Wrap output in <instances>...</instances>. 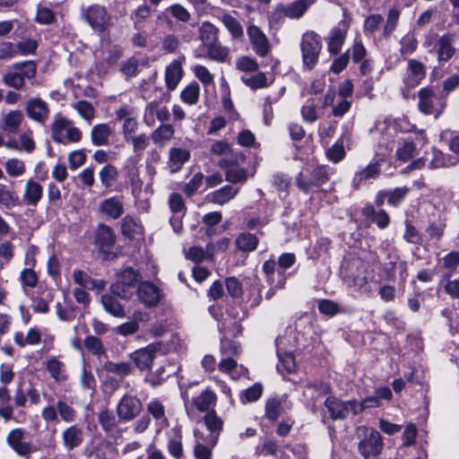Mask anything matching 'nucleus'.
<instances>
[{
  "mask_svg": "<svg viewBox=\"0 0 459 459\" xmlns=\"http://www.w3.org/2000/svg\"><path fill=\"white\" fill-rule=\"evenodd\" d=\"M406 117L391 118L377 121L374 127L369 130L371 138L377 143L376 154L378 160H384L395 146V134L397 132L409 133L415 129Z\"/></svg>",
  "mask_w": 459,
  "mask_h": 459,
  "instance_id": "1",
  "label": "nucleus"
},
{
  "mask_svg": "<svg viewBox=\"0 0 459 459\" xmlns=\"http://www.w3.org/2000/svg\"><path fill=\"white\" fill-rule=\"evenodd\" d=\"M330 168L325 165L305 164L296 177V184L300 191L309 194L330 179Z\"/></svg>",
  "mask_w": 459,
  "mask_h": 459,
  "instance_id": "2",
  "label": "nucleus"
},
{
  "mask_svg": "<svg viewBox=\"0 0 459 459\" xmlns=\"http://www.w3.org/2000/svg\"><path fill=\"white\" fill-rule=\"evenodd\" d=\"M81 17L96 33H104L111 25V16L103 5L81 6Z\"/></svg>",
  "mask_w": 459,
  "mask_h": 459,
  "instance_id": "3",
  "label": "nucleus"
},
{
  "mask_svg": "<svg viewBox=\"0 0 459 459\" xmlns=\"http://www.w3.org/2000/svg\"><path fill=\"white\" fill-rule=\"evenodd\" d=\"M358 435L363 436L358 444V449L364 459H369L381 454L384 443L380 433L365 426L358 428Z\"/></svg>",
  "mask_w": 459,
  "mask_h": 459,
  "instance_id": "4",
  "label": "nucleus"
},
{
  "mask_svg": "<svg viewBox=\"0 0 459 459\" xmlns=\"http://www.w3.org/2000/svg\"><path fill=\"white\" fill-rule=\"evenodd\" d=\"M418 108L422 114L434 115L436 118L443 114L446 101L438 96L434 88H421L418 92Z\"/></svg>",
  "mask_w": 459,
  "mask_h": 459,
  "instance_id": "5",
  "label": "nucleus"
},
{
  "mask_svg": "<svg viewBox=\"0 0 459 459\" xmlns=\"http://www.w3.org/2000/svg\"><path fill=\"white\" fill-rule=\"evenodd\" d=\"M300 49L304 66L311 70L318 62L322 49L320 36L313 30L305 32L301 38Z\"/></svg>",
  "mask_w": 459,
  "mask_h": 459,
  "instance_id": "6",
  "label": "nucleus"
},
{
  "mask_svg": "<svg viewBox=\"0 0 459 459\" xmlns=\"http://www.w3.org/2000/svg\"><path fill=\"white\" fill-rule=\"evenodd\" d=\"M197 383H192L187 385H179L181 397L184 400L186 410L188 409V403L192 401L195 407L200 411H207L216 403V394L213 391L207 388L197 396H191L190 390Z\"/></svg>",
  "mask_w": 459,
  "mask_h": 459,
  "instance_id": "7",
  "label": "nucleus"
},
{
  "mask_svg": "<svg viewBox=\"0 0 459 459\" xmlns=\"http://www.w3.org/2000/svg\"><path fill=\"white\" fill-rule=\"evenodd\" d=\"M316 0H295L289 4H278L271 13L272 20L278 22L285 17L300 19Z\"/></svg>",
  "mask_w": 459,
  "mask_h": 459,
  "instance_id": "8",
  "label": "nucleus"
},
{
  "mask_svg": "<svg viewBox=\"0 0 459 459\" xmlns=\"http://www.w3.org/2000/svg\"><path fill=\"white\" fill-rule=\"evenodd\" d=\"M143 404L136 395L125 394L117 405V414L120 421L128 422L142 411Z\"/></svg>",
  "mask_w": 459,
  "mask_h": 459,
  "instance_id": "9",
  "label": "nucleus"
},
{
  "mask_svg": "<svg viewBox=\"0 0 459 459\" xmlns=\"http://www.w3.org/2000/svg\"><path fill=\"white\" fill-rule=\"evenodd\" d=\"M12 399L13 401V406L21 409L27 406L28 400L30 404H39L40 403V394L32 385L30 384L27 385L24 380H20L17 383Z\"/></svg>",
  "mask_w": 459,
  "mask_h": 459,
  "instance_id": "10",
  "label": "nucleus"
},
{
  "mask_svg": "<svg viewBox=\"0 0 459 459\" xmlns=\"http://www.w3.org/2000/svg\"><path fill=\"white\" fill-rule=\"evenodd\" d=\"M28 432L21 428L12 429L6 436L7 445L20 456L30 457L32 445L26 441Z\"/></svg>",
  "mask_w": 459,
  "mask_h": 459,
  "instance_id": "11",
  "label": "nucleus"
},
{
  "mask_svg": "<svg viewBox=\"0 0 459 459\" xmlns=\"http://www.w3.org/2000/svg\"><path fill=\"white\" fill-rule=\"evenodd\" d=\"M160 350V343H151L144 348L136 350L130 353V359L134 362L136 368L141 371H150L156 358L157 352Z\"/></svg>",
  "mask_w": 459,
  "mask_h": 459,
  "instance_id": "12",
  "label": "nucleus"
},
{
  "mask_svg": "<svg viewBox=\"0 0 459 459\" xmlns=\"http://www.w3.org/2000/svg\"><path fill=\"white\" fill-rule=\"evenodd\" d=\"M137 296L146 307H157L164 297L163 290L150 281L141 282L137 288Z\"/></svg>",
  "mask_w": 459,
  "mask_h": 459,
  "instance_id": "13",
  "label": "nucleus"
},
{
  "mask_svg": "<svg viewBox=\"0 0 459 459\" xmlns=\"http://www.w3.org/2000/svg\"><path fill=\"white\" fill-rule=\"evenodd\" d=\"M247 34L253 51L261 57L266 56L271 51V45L266 35L262 30L251 24L247 28Z\"/></svg>",
  "mask_w": 459,
  "mask_h": 459,
  "instance_id": "14",
  "label": "nucleus"
},
{
  "mask_svg": "<svg viewBox=\"0 0 459 459\" xmlns=\"http://www.w3.org/2000/svg\"><path fill=\"white\" fill-rule=\"evenodd\" d=\"M263 272L266 275V281L273 288L281 290L285 286L286 280L290 276L284 269H280L276 261L273 259L266 260L263 264Z\"/></svg>",
  "mask_w": 459,
  "mask_h": 459,
  "instance_id": "15",
  "label": "nucleus"
},
{
  "mask_svg": "<svg viewBox=\"0 0 459 459\" xmlns=\"http://www.w3.org/2000/svg\"><path fill=\"white\" fill-rule=\"evenodd\" d=\"M195 446L194 455L196 459H211L212 450L217 444L216 436H205L199 429L194 430Z\"/></svg>",
  "mask_w": 459,
  "mask_h": 459,
  "instance_id": "16",
  "label": "nucleus"
},
{
  "mask_svg": "<svg viewBox=\"0 0 459 459\" xmlns=\"http://www.w3.org/2000/svg\"><path fill=\"white\" fill-rule=\"evenodd\" d=\"M389 262L383 264V271L387 281H395L396 273L399 274L400 282H404L408 276L407 263L401 261L397 255H388Z\"/></svg>",
  "mask_w": 459,
  "mask_h": 459,
  "instance_id": "17",
  "label": "nucleus"
},
{
  "mask_svg": "<svg viewBox=\"0 0 459 459\" xmlns=\"http://www.w3.org/2000/svg\"><path fill=\"white\" fill-rule=\"evenodd\" d=\"M27 116L33 121L44 125L49 117V108L46 101L39 98L30 99L25 106Z\"/></svg>",
  "mask_w": 459,
  "mask_h": 459,
  "instance_id": "18",
  "label": "nucleus"
},
{
  "mask_svg": "<svg viewBox=\"0 0 459 459\" xmlns=\"http://www.w3.org/2000/svg\"><path fill=\"white\" fill-rule=\"evenodd\" d=\"M426 77V66L417 59L408 60L407 72L403 82L408 88L418 86Z\"/></svg>",
  "mask_w": 459,
  "mask_h": 459,
  "instance_id": "19",
  "label": "nucleus"
},
{
  "mask_svg": "<svg viewBox=\"0 0 459 459\" xmlns=\"http://www.w3.org/2000/svg\"><path fill=\"white\" fill-rule=\"evenodd\" d=\"M101 214L111 220L120 218L125 212L124 203L120 196H111L102 200L99 204Z\"/></svg>",
  "mask_w": 459,
  "mask_h": 459,
  "instance_id": "20",
  "label": "nucleus"
},
{
  "mask_svg": "<svg viewBox=\"0 0 459 459\" xmlns=\"http://www.w3.org/2000/svg\"><path fill=\"white\" fill-rule=\"evenodd\" d=\"M455 36L451 33H445L439 37L436 44L439 63L447 62L455 54Z\"/></svg>",
  "mask_w": 459,
  "mask_h": 459,
  "instance_id": "21",
  "label": "nucleus"
},
{
  "mask_svg": "<svg viewBox=\"0 0 459 459\" xmlns=\"http://www.w3.org/2000/svg\"><path fill=\"white\" fill-rule=\"evenodd\" d=\"M191 157L190 151L180 148L172 147L169 152V160L167 162L168 169L170 173L178 172L185 163H186Z\"/></svg>",
  "mask_w": 459,
  "mask_h": 459,
  "instance_id": "22",
  "label": "nucleus"
},
{
  "mask_svg": "<svg viewBox=\"0 0 459 459\" xmlns=\"http://www.w3.org/2000/svg\"><path fill=\"white\" fill-rule=\"evenodd\" d=\"M83 430L78 425H72L62 432L63 445L70 452L80 446L83 441Z\"/></svg>",
  "mask_w": 459,
  "mask_h": 459,
  "instance_id": "23",
  "label": "nucleus"
},
{
  "mask_svg": "<svg viewBox=\"0 0 459 459\" xmlns=\"http://www.w3.org/2000/svg\"><path fill=\"white\" fill-rule=\"evenodd\" d=\"M458 162L459 156L446 154L437 148H432L431 159H429L428 168L429 169H437L441 168L455 166Z\"/></svg>",
  "mask_w": 459,
  "mask_h": 459,
  "instance_id": "24",
  "label": "nucleus"
},
{
  "mask_svg": "<svg viewBox=\"0 0 459 459\" xmlns=\"http://www.w3.org/2000/svg\"><path fill=\"white\" fill-rule=\"evenodd\" d=\"M325 406L333 420H344L349 415V403L341 401L334 396H328L325 401Z\"/></svg>",
  "mask_w": 459,
  "mask_h": 459,
  "instance_id": "25",
  "label": "nucleus"
},
{
  "mask_svg": "<svg viewBox=\"0 0 459 459\" xmlns=\"http://www.w3.org/2000/svg\"><path fill=\"white\" fill-rule=\"evenodd\" d=\"M43 195V187L42 186L34 181L33 179H29L24 187V192L22 195V201L26 205L29 206H37L39 202L41 200Z\"/></svg>",
  "mask_w": 459,
  "mask_h": 459,
  "instance_id": "26",
  "label": "nucleus"
},
{
  "mask_svg": "<svg viewBox=\"0 0 459 459\" xmlns=\"http://www.w3.org/2000/svg\"><path fill=\"white\" fill-rule=\"evenodd\" d=\"M380 174L378 162L369 163L367 167L356 171L352 179V186L358 189L367 180L375 179Z\"/></svg>",
  "mask_w": 459,
  "mask_h": 459,
  "instance_id": "27",
  "label": "nucleus"
},
{
  "mask_svg": "<svg viewBox=\"0 0 459 459\" xmlns=\"http://www.w3.org/2000/svg\"><path fill=\"white\" fill-rule=\"evenodd\" d=\"M23 114L21 110H12L1 119V128L7 134H16L20 131Z\"/></svg>",
  "mask_w": 459,
  "mask_h": 459,
  "instance_id": "28",
  "label": "nucleus"
},
{
  "mask_svg": "<svg viewBox=\"0 0 459 459\" xmlns=\"http://www.w3.org/2000/svg\"><path fill=\"white\" fill-rule=\"evenodd\" d=\"M239 192V188H235L231 186H224L221 188L215 190L209 195H207V200L211 203L223 205L233 199L238 193Z\"/></svg>",
  "mask_w": 459,
  "mask_h": 459,
  "instance_id": "29",
  "label": "nucleus"
},
{
  "mask_svg": "<svg viewBox=\"0 0 459 459\" xmlns=\"http://www.w3.org/2000/svg\"><path fill=\"white\" fill-rule=\"evenodd\" d=\"M12 395L8 388L0 386V417L4 421L14 420V406L11 404Z\"/></svg>",
  "mask_w": 459,
  "mask_h": 459,
  "instance_id": "30",
  "label": "nucleus"
},
{
  "mask_svg": "<svg viewBox=\"0 0 459 459\" xmlns=\"http://www.w3.org/2000/svg\"><path fill=\"white\" fill-rule=\"evenodd\" d=\"M74 281L81 288L90 290H103L105 281L102 280H94L87 273L82 270H74L73 272Z\"/></svg>",
  "mask_w": 459,
  "mask_h": 459,
  "instance_id": "31",
  "label": "nucleus"
},
{
  "mask_svg": "<svg viewBox=\"0 0 459 459\" xmlns=\"http://www.w3.org/2000/svg\"><path fill=\"white\" fill-rule=\"evenodd\" d=\"M341 273L350 287H352L355 290L362 292L370 291L368 285V278L362 272H359L356 275H354L352 273H349L348 269L342 268Z\"/></svg>",
  "mask_w": 459,
  "mask_h": 459,
  "instance_id": "32",
  "label": "nucleus"
},
{
  "mask_svg": "<svg viewBox=\"0 0 459 459\" xmlns=\"http://www.w3.org/2000/svg\"><path fill=\"white\" fill-rule=\"evenodd\" d=\"M101 303L106 312L116 317H125L126 312L123 305L112 293H106L101 296Z\"/></svg>",
  "mask_w": 459,
  "mask_h": 459,
  "instance_id": "33",
  "label": "nucleus"
},
{
  "mask_svg": "<svg viewBox=\"0 0 459 459\" xmlns=\"http://www.w3.org/2000/svg\"><path fill=\"white\" fill-rule=\"evenodd\" d=\"M183 75L182 66L179 61L174 60L166 68L165 81L168 89L175 90Z\"/></svg>",
  "mask_w": 459,
  "mask_h": 459,
  "instance_id": "34",
  "label": "nucleus"
},
{
  "mask_svg": "<svg viewBox=\"0 0 459 459\" xmlns=\"http://www.w3.org/2000/svg\"><path fill=\"white\" fill-rule=\"evenodd\" d=\"M96 244L101 248H108L116 242L114 230L106 224H99L96 230Z\"/></svg>",
  "mask_w": 459,
  "mask_h": 459,
  "instance_id": "35",
  "label": "nucleus"
},
{
  "mask_svg": "<svg viewBox=\"0 0 459 459\" xmlns=\"http://www.w3.org/2000/svg\"><path fill=\"white\" fill-rule=\"evenodd\" d=\"M112 134V129L108 124H99L94 126L91 131V141L95 146H103L108 144V138Z\"/></svg>",
  "mask_w": 459,
  "mask_h": 459,
  "instance_id": "36",
  "label": "nucleus"
},
{
  "mask_svg": "<svg viewBox=\"0 0 459 459\" xmlns=\"http://www.w3.org/2000/svg\"><path fill=\"white\" fill-rule=\"evenodd\" d=\"M347 30L341 27H334L330 32V36L327 41L328 51L331 54H338L345 41Z\"/></svg>",
  "mask_w": 459,
  "mask_h": 459,
  "instance_id": "37",
  "label": "nucleus"
},
{
  "mask_svg": "<svg viewBox=\"0 0 459 459\" xmlns=\"http://www.w3.org/2000/svg\"><path fill=\"white\" fill-rule=\"evenodd\" d=\"M229 161L227 160H221L219 161V166L222 169H226V180L232 183H244L247 178V169L238 167L228 168Z\"/></svg>",
  "mask_w": 459,
  "mask_h": 459,
  "instance_id": "38",
  "label": "nucleus"
},
{
  "mask_svg": "<svg viewBox=\"0 0 459 459\" xmlns=\"http://www.w3.org/2000/svg\"><path fill=\"white\" fill-rule=\"evenodd\" d=\"M99 178L104 188L110 189L118 178V169L113 164L107 163L100 169Z\"/></svg>",
  "mask_w": 459,
  "mask_h": 459,
  "instance_id": "39",
  "label": "nucleus"
},
{
  "mask_svg": "<svg viewBox=\"0 0 459 459\" xmlns=\"http://www.w3.org/2000/svg\"><path fill=\"white\" fill-rule=\"evenodd\" d=\"M46 368L55 381L65 382L67 379L65 363L56 357H52L47 361Z\"/></svg>",
  "mask_w": 459,
  "mask_h": 459,
  "instance_id": "40",
  "label": "nucleus"
},
{
  "mask_svg": "<svg viewBox=\"0 0 459 459\" xmlns=\"http://www.w3.org/2000/svg\"><path fill=\"white\" fill-rule=\"evenodd\" d=\"M19 204L18 195L6 185L0 184V207L10 210Z\"/></svg>",
  "mask_w": 459,
  "mask_h": 459,
  "instance_id": "41",
  "label": "nucleus"
},
{
  "mask_svg": "<svg viewBox=\"0 0 459 459\" xmlns=\"http://www.w3.org/2000/svg\"><path fill=\"white\" fill-rule=\"evenodd\" d=\"M445 292L453 299H459V277L452 278L451 273H445L439 281Z\"/></svg>",
  "mask_w": 459,
  "mask_h": 459,
  "instance_id": "42",
  "label": "nucleus"
},
{
  "mask_svg": "<svg viewBox=\"0 0 459 459\" xmlns=\"http://www.w3.org/2000/svg\"><path fill=\"white\" fill-rule=\"evenodd\" d=\"M103 368L106 372L109 374H114L118 376L120 378H124L133 372V367L129 362L126 361H107L103 365Z\"/></svg>",
  "mask_w": 459,
  "mask_h": 459,
  "instance_id": "43",
  "label": "nucleus"
},
{
  "mask_svg": "<svg viewBox=\"0 0 459 459\" xmlns=\"http://www.w3.org/2000/svg\"><path fill=\"white\" fill-rule=\"evenodd\" d=\"M174 134L175 130L171 125L162 124L151 134L150 137L153 143L163 145L174 136Z\"/></svg>",
  "mask_w": 459,
  "mask_h": 459,
  "instance_id": "44",
  "label": "nucleus"
},
{
  "mask_svg": "<svg viewBox=\"0 0 459 459\" xmlns=\"http://www.w3.org/2000/svg\"><path fill=\"white\" fill-rule=\"evenodd\" d=\"M206 48L207 56L210 59L218 63H225L228 61L230 52V48L228 47L222 46L219 40L212 45H209L206 47Z\"/></svg>",
  "mask_w": 459,
  "mask_h": 459,
  "instance_id": "45",
  "label": "nucleus"
},
{
  "mask_svg": "<svg viewBox=\"0 0 459 459\" xmlns=\"http://www.w3.org/2000/svg\"><path fill=\"white\" fill-rule=\"evenodd\" d=\"M198 31L199 39L205 48L218 40V29L211 22H203Z\"/></svg>",
  "mask_w": 459,
  "mask_h": 459,
  "instance_id": "46",
  "label": "nucleus"
},
{
  "mask_svg": "<svg viewBox=\"0 0 459 459\" xmlns=\"http://www.w3.org/2000/svg\"><path fill=\"white\" fill-rule=\"evenodd\" d=\"M204 420L209 431L206 436L215 435L218 440L223 427L222 420L216 414L214 411H211L205 414Z\"/></svg>",
  "mask_w": 459,
  "mask_h": 459,
  "instance_id": "47",
  "label": "nucleus"
},
{
  "mask_svg": "<svg viewBox=\"0 0 459 459\" xmlns=\"http://www.w3.org/2000/svg\"><path fill=\"white\" fill-rule=\"evenodd\" d=\"M258 241L259 240L255 235L249 232H244L237 237L236 245L241 251L251 252L256 248Z\"/></svg>",
  "mask_w": 459,
  "mask_h": 459,
  "instance_id": "48",
  "label": "nucleus"
},
{
  "mask_svg": "<svg viewBox=\"0 0 459 459\" xmlns=\"http://www.w3.org/2000/svg\"><path fill=\"white\" fill-rule=\"evenodd\" d=\"M221 22L226 29L229 30L232 38L240 39L244 35V30L240 22L230 13H225L221 16Z\"/></svg>",
  "mask_w": 459,
  "mask_h": 459,
  "instance_id": "49",
  "label": "nucleus"
},
{
  "mask_svg": "<svg viewBox=\"0 0 459 459\" xmlns=\"http://www.w3.org/2000/svg\"><path fill=\"white\" fill-rule=\"evenodd\" d=\"M141 226L136 219L131 215H126L121 222V232L124 236L133 238L141 233Z\"/></svg>",
  "mask_w": 459,
  "mask_h": 459,
  "instance_id": "50",
  "label": "nucleus"
},
{
  "mask_svg": "<svg viewBox=\"0 0 459 459\" xmlns=\"http://www.w3.org/2000/svg\"><path fill=\"white\" fill-rule=\"evenodd\" d=\"M169 373H166V366L161 365L155 371H149L144 377V381L153 387L160 385L169 377Z\"/></svg>",
  "mask_w": 459,
  "mask_h": 459,
  "instance_id": "51",
  "label": "nucleus"
},
{
  "mask_svg": "<svg viewBox=\"0 0 459 459\" xmlns=\"http://www.w3.org/2000/svg\"><path fill=\"white\" fill-rule=\"evenodd\" d=\"M173 433V437H170L168 443V449L172 456L179 459L183 455L181 430L180 429H174Z\"/></svg>",
  "mask_w": 459,
  "mask_h": 459,
  "instance_id": "52",
  "label": "nucleus"
},
{
  "mask_svg": "<svg viewBox=\"0 0 459 459\" xmlns=\"http://www.w3.org/2000/svg\"><path fill=\"white\" fill-rule=\"evenodd\" d=\"M418 39L413 33L405 34L400 40V53L402 56L413 54L418 48Z\"/></svg>",
  "mask_w": 459,
  "mask_h": 459,
  "instance_id": "53",
  "label": "nucleus"
},
{
  "mask_svg": "<svg viewBox=\"0 0 459 459\" xmlns=\"http://www.w3.org/2000/svg\"><path fill=\"white\" fill-rule=\"evenodd\" d=\"M98 421L102 429L106 432L111 431L117 426L119 419L117 420L114 413L108 410L101 411L98 415Z\"/></svg>",
  "mask_w": 459,
  "mask_h": 459,
  "instance_id": "54",
  "label": "nucleus"
},
{
  "mask_svg": "<svg viewBox=\"0 0 459 459\" xmlns=\"http://www.w3.org/2000/svg\"><path fill=\"white\" fill-rule=\"evenodd\" d=\"M68 125L69 121L64 117H60L54 122L52 126V139L54 142L63 144L67 143L65 134H63V131L65 130Z\"/></svg>",
  "mask_w": 459,
  "mask_h": 459,
  "instance_id": "55",
  "label": "nucleus"
},
{
  "mask_svg": "<svg viewBox=\"0 0 459 459\" xmlns=\"http://www.w3.org/2000/svg\"><path fill=\"white\" fill-rule=\"evenodd\" d=\"M13 69L25 79H32L37 73V65L34 61H24L13 65Z\"/></svg>",
  "mask_w": 459,
  "mask_h": 459,
  "instance_id": "56",
  "label": "nucleus"
},
{
  "mask_svg": "<svg viewBox=\"0 0 459 459\" xmlns=\"http://www.w3.org/2000/svg\"><path fill=\"white\" fill-rule=\"evenodd\" d=\"M56 410L58 415L65 422L71 423L74 421L77 417L76 411L63 400L57 401Z\"/></svg>",
  "mask_w": 459,
  "mask_h": 459,
  "instance_id": "57",
  "label": "nucleus"
},
{
  "mask_svg": "<svg viewBox=\"0 0 459 459\" xmlns=\"http://www.w3.org/2000/svg\"><path fill=\"white\" fill-rule=\"evenodd\" d=\"M6 173L13 178L22 176L25 173V163L19 159H8L4 163Z\"/></svg>",
  "mask_w": 459,
  "mask_h": 459,
  "instance_id": "58",
  "label": "nucleus"
},
{
  "mask_svg": "<svg viewBox=\"0 0 459 459\" xmlns=\"http://www.w3.org/2000/svg\"><path fill=\"white\" fill-rule=\"evenodd\" d=\"M200 87L197 82L187 85L181 92V100L189 105L195 104L199 100Z\"/></svg>",
  "mask_w": 459,
  "mask_h": 459,
  "instance_id": "59",
  "label": "nucleus"
},
{
  "mask_svg": "<svg viewBox=\"0 0 459 459\" xmlns=\"http://www.w3.org/2000/svg\"><path fill=\"white\" fill-rule=\"evenodd\" d=\"M281 411V401L278 397H273L266 402L265 404V417L275 421L278 420Z\"/></svg>",
  "mask_w": 459,
  "mask_h": 459,
  "instance_id": "60",
  "label": "nucleus"
},
{
  "mask_svg": "<svg viewBox=\"0 0 459 459\" xmlns=\"http://www.w3.org/2000/svg\"><path fill=\"white\" fill-rule=\"evenodd\" d=\"M241 81L252 90L265 88L268 86L267 78L264 73L259 72L250 77H241Z\"/></svg>",
  "mask_w": 459,
  "mask_h": 459,
  "instance_id": "61",
  "label": "nucleus"
},
{
  "mask_svg": "<svg viewBox=\"0 0 459 459\" xmlns=\"http://www.w3.org/2000/svg\"><path fill=\"white\" fill-rule=\"evenodd\" d=\"M387 191V204L391 206L397 207L406 197L409 188L406 186L395 187Z\"/></svg>",
  "mask_w": 459,
  "mask_h": 459,
  "instance_id": "62",
  "label": "nucleus"
},
{
  "mask_svg": "<svg viewBox=\"0 0 459 459\" xmlns=\"http://www.w3.org/2000/svg\"><path fill=\"white\" fill-rule=\"evenodd\" d=\"M346 152L342 141H337L325 152L326 158L333 163H338L342 160Z\"/></svg>",
  "mask_w": 459,
  "mask_h": 459,
  "instance_id": "63",
  "label": "nucleus"
},
{
  "mask_svg": "<svg viewBox=\"0 0 459 459\" xmlns=\"http://www.w3.org/2000/svg\"><path fill=\"white\" fill-rule=\"evenodd\" d=\"M204 176L202 172L195 173L192 178L184 186L183 192L188 197L195 195L203 185Z\"/></svg>",
  "mask_w": 459,
  "mask_h": 459,
  "instance_id": "64",
  "label": "nucleus"
}]
</instances>
